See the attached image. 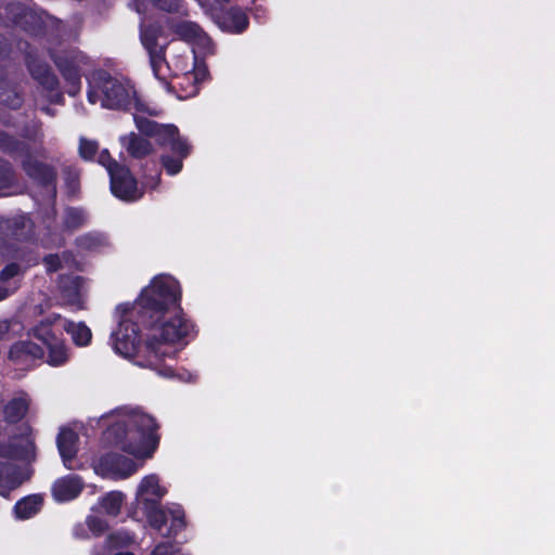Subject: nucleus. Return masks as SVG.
<instances>
[{
	"mask_svg": "<svg viewBox=\"0 0 555 555\" xmlns=\"http://www.w3.org/2000/svg\"><path fill=\"white\" fill-rule=\"evenodd\" d=\"M181 298L179 282L159 274L141 291L134 304H119L118 326L111 336L115 351L125 358H142L138 361L140 366L172 377L173 369L163 363L178 353L169 345H188L198 333L194 321L184 313Z\"/></svg>",
	"mask_w": 555,
	"mask_h": 555,
	"instance_id": "1",
	"label": "nucleus"
},
{
	"mask_svg": "<svg viewBox=\"0 0 555 555\" xmlns=\"http://www.w3.org/2000/svg\"><path fill=\"white\" fill-rule=\"evenodd\" d=\"M159 424L143 411L134 410L111 424L104 440L137 459H151L159 447Z\"/></svg>",
	"mask_w": 555,
	"mask_h": 555,
	"instance_id": "2",
	"label": "nucleus"
},
{
	"mask_svg": "<svg viewBox=\"0 0 555 555\" xmlns=\"http://www.w3.org/2000/svg\"><path fill=\"white\" fill-rule=\"evenodd\" d=\"M22 169L33 183L44 191L51 199L57 195V170L46 162L39 160L30 153L22 159Z\"/></svg>",
	"mask_w": 555,
	"mask_h": 555,
	"instance_id": "3",
	"label": "nucleus"
},
{
	"mask_svg": "<svg viewBox=\"0 0 555 555\" xmlns=\"http://www.w3.org/2000/svg\"><path fill=\"white\" fill-rule=\"evenodd\" d=\"M107 104H139V98L129 81H120L107 72L100 70L93 77Z\"/></svg>",
	"mask_w": 555,
	"mask_h": 555,
	"instance_id": "4",
	"label": "nucleus"
},
{
	"mask_svg": "<svg viewBox=\"0 0 555 555\" xmlns=\"http://www.w3.org/2000/svg\"><path fill=\"white\" fill-rule=\"evenodd\" d=\"M5 10L15 26L34 36L43 34L49 16H42L18 3H10Z\"/></svg>",
	"mask_w": 555,
	"mask_h": 555,
	"instance_id": "5",
	"label": "nucleus"
},
{
	"mask_svg": "<svg viewBox=\"0 0 555 555\" xmlns=\"http://www.w3.org/2000/svg\"><path fill=\"white\" fill-rule=\"evenodd\" d=\"M112 194L124 202H134L142 196L138 190L137 179L126 166L115 169L109 175Z\"/></svg>",
	"mask_w": 555,
	"mask_h": 555,
	"instance_id": "6",
	"label": "nucleus"
},
{
	"mask_svg": "<svg viewBox=\"0 0 555 555\" xmlns=\"http://www.w3.org/2000/svg\"><path fill=\"white\" fill-rule=\"evenodd\" d=\"M163 34V27L157 24L142 25L140 29L141 41L149 52L152 67L156 74L159 70L160 64L165 62L166 46L158 43V38Z\"/></svg>",
	"mask_w": 555,
	"mask_h": 555,
	"instance_id": "7",
	"label": "nucleus"
},
{
	"mask_svg": "<svg viewBox=\"0 0 555 555\" xmlns=\"http://www.w3.org/2000/svg\"><path fill=\"white\" fill-rule=\"evenodd\" d=\"M25 63L31 77L46 90L55 91L59 86L57 77L53 74L50 65L39 55L29 50L25 53Z\"/></svg>",
	"mask_w": 555,
	"mask_h": 555,
	"instance_id": "8",
	"label": "nucleus"
},
{
	"mask_svg": "<svg viewBox=\"0 0 555 555\" xmlns=\"http://www.w3.org/2000/svg\"><path fill=\"white\" fill-rule=\"evenodd\" d=\"M137 112L134 115V122L138 128V130L147 137H157L158 142L162 140V138L165 135V133H168L169 135H172L177 131V126L168 124L163 125L158 124L154 120L149 119L147 117L140 115L142 114H149L151 116H156L159 114V112L155 108L151 109L150 106H134Z\"/></svg>",
	"mask_w": 555,
	"mask_h": 555,
	"instance_id": "9",
	"label": "nucleus"
},
{
	"mask_svg": "<svg viewBox=\"0 0 555 555\" xmlns=\"http://www.w3.org/2000/svg\"><path fill=\"white\" fill-rule=\"evenodd\" d=\"M56 446L64 466L75 470L80 466L75 464L79 451V436L72 428H62L56 437Z\"/></svg>",
	"mask_w": 555,
	"mask_h": 555,
	"instance_id": "10",
	"label": "nucleus"
},
{
	"mask_svg": "<svg viewBox=\"0 0 555 555\" xmlns=\"http://www.w3.org/2000/svg\"><path fill=\"white\" fill-rule=\"evenodd\" d=\"M100 467L117 479H126L138 469L137 463L132 459L115 452L101 456Z\"/></svg>",
	"mask_w": 555,
	"mask_h": 555,
	"instance_id": "11",
	"label": "nucleus"
},
{
	"mask_svg": "<svg viewBox=\"0 0 555 555\" xmlns=\"http://www.w3.org/2000/svg\"><path fill=\"white\" fill-rule=\"evenodd\" d=\"M3 234L18 243H33L36 241L34 222L26 216H17L7 219L1 225Z\"/></svg>",
	"mask_w": 555,
	"mask_h": 555,
	"instance_id": "12",
	"label": "nucleus"
},
{
	"mask_svg": "<svg viewBox=\"0 0 555 555\" xmlns=\"http://www.w3.org/2000/svg\"><path fill=\"white\" fill-rule=\"evenodd\" d=\"M83 488V479L79 475L69 474L53 482L51 493L56 502L64 503L78 498Z\"/></svg>",
	"mask_w": 555,
	"mask_h": 555,
	"instance_id": "13",
	"label": "nucleus"
},
{
	"mask_svg": "<svg viewBox=\"0 0 555 555\" xmlns=\"http://www.w3.org/2000/svg\"><path fill=\"white\" fill-rule=\"evenodd\" d=\"M28 479L29 476L17 465L0 461V496L10 499L11 492L18 489Z\"/></svg>",
	"mask_w": 555,
	"mask_h": 555,
	"instance_id": "14",
	"label": "nucleus"
},
{
	"mask_svg": "<svg viewBox=\"0 0 555 555\" xmlns=\"http://www.w3.org/2000/svg\"><path fill=\"white\" fill-rule=\"evenodd\" d=\"M44 350L31 340L15 341L9 350L8 358L15 365L28 366L33 361L42 359Z\"/></svg>",
	"mask_w": 555,
	"mask_h": 555,
	"instance_id": "15",
	"label": "nucleus"
},
{
	"mask_svg": "<svg viewBox=\"0 0 555 555\" xmlns=\"http://www.w3.org/2000/svg\"><path fill=\"white\" fill-rule=\"evenodd\" d=\"M30 398L25 391L10 399L2 409L3 420L9 425L22 422L28 414Z\"/></svg>",
	"mask_w": 555,
	"mask_h": 555,
	"instance_id": "16",
	"label": "nucleus"
},
{
	"mask_svg": "<svg viewBox=\"0 0 555 555\" xmlns=\"http://www.w3.org/2000/svg\"><path fill=\"white\" fill-rule=\"evenodd\" d=\"M142 511L150 526L158 532H164L168 522V512L162 508L157 499L143 498L141 500Z\"/></svg>",
	"mask_w": 555,
	"mask_h": 555,
	"instance_id": "17",
	"label": "nucleus"
},
{
	"mask_svg": "<svg viewBox=\"0 0 555 555\" xmlns=\"http://www.w3.org/2000/svg\"><path fill=\"white\" fill-rule=\"evenodd\" d=\"M82 278L79 275L61 274L57 287L62 299L70 306L80 304V287Z\"/></svg>",
	"mask_w": 555,
	"mask_h": 555,
	"instance_id": "18",
	"label": "nucleus"
},
{
	"mask_svg": "<svg viewBox=\"0 0 555 555\" xmlns=\"http://www.w3.org/2000/svg\"><path fill=\"white\" fill-rule=\"evenodd\" d=\"M63 317L59 313H52L40 320L31 330L30 335L40 340L44 346L57 340L60 337L53 331V326L62 322Z\"/></svg>",
	"mask_w": 555,
	"mask_h": 555,
	"instance_id": "19",
	"label": "nucleus"
},
{
	"mask_svg": "<svg viewBox=\"0 0 555 555\" xmlns=\"http://www.w3.org/2000/svg\"><path fill=\"white\" fill-rule=\"evenodd\" d=\"M51 57L66 81H76L79 78L77 55L74 52L63 51L57 54H51Z\"/></svg>",
	"mask_w": 555,
	"mask_h": 555,
	"instance_id": "20",
	"label": "nucleus"
},
{
	"mask_svg": "<svg viewBox=\"0 0 555 555\" xmlns=\"http://www.w3.org/2000/svg\"><path fill=\"white\" fill-rule=\"evenodd\" d=\"M120 141L128 154L133 158L141 159L153 152L151 142L134 132L121 137Z\"/></svg>",
	"mask_w": 555,
	"mask_h": 555,
	"instance_id": "21",
	"label": "nucleus"
},
{
	"mask_svg": "<svg viewBox=\"0 0 555 555\" xmlns=\"http://www.w3.org/2000/svg\"><path fill=\"white\" fill-rule=\"evenodd\" d=\"M42 504L43 499L40 494H29L15 503L13 512L17 519H29L40 512Z\"/></svg>",
	"mask_w": 555,
	"mask_h": 555,
	"instance_id": "22",
	"label": "nucleus"
},
{
	"mask_svg": "<svg viewBox=\"0 0 555 555\" xmlns=\"http://www.w3.org/2000/svg\"><path fill=\"white\" fill-rule=\"evenodd\" d=\"M62 323V328L70 336L73 343L77 347H86L90 345L92 332L85 322L81 321L76 323L63 318Z\"/></svg>",
	"mask_w": 555,
	"mask_h": 555,
	"instance_id": "23",
	"label": "nucleus"
},
{
	"mask_svg": "<svg viewBox=\"0 0 555 555\" xmlns=\"http://www.w3.org/2000/svg\"><path fill=\"white\" fill-rule=\"evenodd\" d=\"M218 24L224 30L242 33L248 26V17L241 9L231 8L219 17Z\"/></svg>",
	"mask_w": 555,
	"mask_h": 555,
	"instance_id": "24",
	"label": "nucleus"
},
{
	"mask_svg": "<svg viewBox=\"0 0 555 555\" xmlns=\"http://www.w3.org/2000/svg\"><path fill=\"white\" fill-rule=\"evenodd\" d=\"M87 220L88 215L83 208L68 206L63 212L62 231L73 233L82 228Z\"/></svg>",
	"mask_w": 555,
	"mask_h": 555,
	"instance_id": "25",
	"label": "nucleus"
},
{
	"mask_svg": "<svg viewBox=\"0 0 555 555\" xmlns=\"http://www.w3.org/2000/svg\"><path fill=\"white\" fill-rule=\"evenodd\" d=\"M158 143L160 145H168L171 153L182 159L189 157L192 152V145L189 143L188 139L180 135L178 128L172 135L165 133Z\"/></svg>",
	"mask_w": 555,
	"mask_h": 555,
	"instance_id": "26",
	"label": "nucleus"
},
{
	"mask_svg": "<svg viewBox=\"0 0 555 555\" xmlns=\"http://www.w3.org/2000/svg\"><path fill=\"white\" fill-rule=\"evenodd\" d=\"M167 493V490L159 485V478L157 475L145 476L138 488V495L140 501L143 498L157 499V502L163 499Z\"/></svg>",
	"mask_w": 555,
	"mask_h": 555,
	"instance_id": "27",
	"label": "nucleus"
},
{
	"mask_svg": "<svg viewBox=\"0 0 555 555\" xmlns=\"http://www.w3.org/2000/svg\"><path fill=\"white\" fill-rule=\"evenodd\" d=\"M0 151L10 156L23 155L26 157L29 154V146L14 135L0 130Z\"/></svg>",
	"mask_w": 555,
	"mask_h": 555,
	"instance_id": "28",
	"label": "nucleus"
},
{
	"mask_svg": "<svg viewBox=\"0 0 555 555\" xmlns=\"http://www.w3.org/2000/svg\"><path fill=\"white\" fill-rule=\"evenodd\" d=\"M171 30L182 40L199 41L205 37L203 29L194 22L183 21L171 25Z\"/></svg>",
	"mask_w": 555,
	"mask_h": 555,
	"instance_id": "29",
	"label": "nucleus"
},
{
	"mask_svg": "<svg viewBox=\"0 0 555 555\" xmlns=\"http://www.w3.org/2000/svg\"><path fill=\"white\" fill-rule=\"evenodd\" d=\"M168 520H170V525L166 527L163 535L175 539L186 526L183 508L180 505H175L172 508H169Z\"/></svg>",
	"mask_w": 555,
	"mask_h": 555,
	"instance_id": "30",
	"label": "nucleus"
},
{
	"mask_svg": "<svg viewBox=\"0 0 555 555\" xmlns=\"http://www.w3.org/2000/svg\"><path fill=\"white\" fill-rule=\"evenodd\" d=\"M48 349L47 363L51 366H61L68 361V348L62 338L46 345Z\"/></svg>",
	"mask_w": 555,
	"mask_h": 555,
	"instance_id": "31",
	"label": "nucleus"
},
{
	"mask_svg": "<svg viewBox=\"0 0 555 555\" xmlns=\"http://www.w3.org/2000/svg\"><path fill=\"white\" fill-rule=\"evenodd\" d=\"M16 184V173L12 164L0 158V196L7 195L5 191L12 189Z\"/></svg>",
	"mask_w": 555,
	"mask_h": 555,
	"instance_id": "32",
	"label": "nucleus"
},
{
	"mask_svg": "<svg viewBox=\"0 0 555 555\" xmlns=\"http://www.w3.org/2000/svg\"><path fill=\"white\" fill-rule=\"evenodd\" d=\"M124 494L120 491H111L101 499V506L104 512L113 517H116L121 509Z\"/></svg>",
	"mask_w": 555,
	"mask_h": 555,
	"instance_id": "33",
	"label": "nucleus"
},
{
	"mask_svg": "<svg viewBox=\"0 0 555 555\" xmlns=\"http://www.w3.org/2000/svg\"><path fill=\"white\" fill-rule=\"evenodd\" d=\"M30 436V434L28 435ZM14 460L33 462L36 460V444L33 438L27 437L25 444L14 443Z\"/></svg>",
	"mask_w": 555,
	"mask_h": 555,
	"instance_id": "34",
	"label": "nucleus"
},
{
	"mask_svg": "<svg viewBox=\"0 0 555 555\" xmlns=\"http://www.w3.org/2000/svg\"><path fill=\"white\" fill-rule=\"evenodd\" d=\"M75 245L81 250H94L102 245V236L95 232H88L77 236Z\"/></svg>",
	"mask_w": 555,
	"mask_h": 555,
	"instance_id": "35",
	"label": "nucleus"
},
{
	"mask_svg": "<svg viewBox=\"0 0 555 555\" xmlns=\"http://www.w3.org/2000/svg\"><path fill=\"white\" fill-rule=\"evenodd\" d=\"M183 160L176 155L163 154L160 156V164L169 176L178 175L182 170Z\"/></svg>",
	"mask_w": 555,
	"mask_h": 555,
	"instance_id": "36",
	"label": "nucleus"
},
{
	"mask_svg": "<svg viewBox=\"0 0 555 555\" xmlns=\"http://www.w3.org/2000/svg\"><path fill=\"white\" fill-rule=\"evenodd\" d=\"M20 100V93L10 82L0 81V104H12Z\"/></svg>",
	"mask_w": 555,
	"mask_h": 555,
	"instance_id": "37",
	"label": "nucleus"
},
{
	"mask_svg": "<svg viewBox=\"0 0 555 555\" xmlns=\"http://www.w3.org/2000/svg\"><path fill=\"white\" fill-rule=\"evenodd\" d=\"M99 152L96 141L81 138L79 141V156L85 160H92Z\"/></svg>",
	"mask_w": 555,
	"mask_h": 555,
	"instance_id": "38",
	"label": "nucleus"
},
{
	"mask_svg": "<svg viewBox=\"0 0 555 555\" xmlns=\"http://www.w3.org/2000/svg\"><path fill=\"white\" fill-rule=\"evenodd\" d=\"M99 164L106 168L108 175H111L112 171H115V169L117 170V168H120L122 166L112 157L108 150L106 149L102 150L99 153Z\"/></svg>",
	"mask_w": 555,
	"mask_h": 555,
	"instance_id": "39",
	"label": "nucleus"
},
{
	"mask_svg": "<svg viewBox=\"0 0 555 555\" xmlns=\"http://www.w3.org/2000/svg\"><path fill=\"white\" fill-rule=\"evenodd\" d=\"M87 525L95 535L104 533L107 529V522L98 516H89L87 518Z\"/></svg>",
	"mask_w": 555,
	"mask_h": 555,
	"instance_id": "40",
	"label": "nucleus"
},
{
	"mask_svg": "<svg viewBox=\"0 0 555 555\" xmlns=\"http://www.w3.org/2000/svg\"><path fill=\"white\" fill-rule=\"evenodd\" d=\"M48 273H53L62 269V261L57 254H48L42 259Z\"/></svg>",
	"mask_w": 555,
	"mask_h": 555,
	"instance_id": "41",
	"label": "nucleus"
},
{
	"mask_svg": "<svg viewBox=\"0 0 555 555\" xmlns=\"http://www.w3.org/2000/svg\"><path fill=\"white\" fill-rule=\"evenodd\" d=\"M21 273V266L16 262H10L0 271V281L8 282Z\"/></svg>",
	"mask_w": 555,
	"mask_h": 555,
	"instance_id": "42",
	"label": "nucleus"
},
{
	"mask_svg": "<svg viewBox=\"0 0 555 555\" xmlns=\"http://www.w3.org/2000/svg\"><path fill=\"white\" fill-rule=\"evenodd\" d=\"M152 3L162 11L173 13L178 12L181 0H151Z\"/></svg>",
	"mask_w": 555,
	"mask_h": 555,
	"instance_id": "43",
	"label": "nucleus"
},
{
	"mask_svg": "<svg viewBox=\"0 0 555 555\" xmlns=\"http://www.w3.org/2000/svg\"><path fill=\"white\" fill-rule=\"evenodd\" d=\"M64 173H65V182H66V186L70 190V191H75L78 189L79 186V175L78 172L76 171L75 168L73 167H67L65 170H64Z\"/></svg>",
	"mask_w": 555,
	"mask_h": 555,
	"instance_id": "44",
	"label": "nucleus"
},
{
	"mask_svg": "<svg viewBox=\"0 0 555 555\" xmlns=\"http://www.w3.org/2000/svg\"><path fill=\"white\" fill-rule=\"evenodd\" d=\"M150 555H179L171 543H158Z\"/></svg>",
	"mask_w": 555,
	"mask_h": 555,
	"instance_id": "45",
	"label": "nucleus"
},
{
	"mask_svg": "<svg viewBox=\"0 0 555 555\" xmlns=\"http://www.w3.org/2000/svg\"><path fill=\"white\" fill-rule=\"evenodd\" d=\"M14 443L0 444V457L14 460Z\"/></svg>",
	"mask_w": 555,
	"mask_h": 555,
	"instance_id": "46",
	"label": "nucleus"
},
{
	"mask_svg": "<svg viewBox=\"0 0 555 555\" xmlns=\"http://www.w3.org/2000/svg\"><path fill=\"white\" fill-rule=\"evenodd\" d=\"M69 87L67 89V92L70 94V95H75L78 93L79 91V83H80V77L76 80V81H67Z\"/></svg>",
	"mask_w": 555,
	"mask_h": 555,
	"instance_id": "47",
	"label": "nucleus"
},
{
	"mask_svg": "<svg viewBox=\"0 0 555 555\" xmlns=\"http://www.w3.org/2000/svg\"><path fill=\"white\" fill-rule=\"evenodd\" d=\"M10 296V292L7 287L0 286V301L8 298Z\"/></svg>",
	"mask_w": 555,
	"mask_h": 555,
	"instance_id": "48",
	"label": "nucleus"
},
{
	"mask_svg": "<svg viewBox=\"0 0 555 555\" xmlns=\"http://www.w3.org/2000/svg\"><path fill=\"white\" fill-rule=\"evenodd\" d=\"M39 107H40V109H41L43 113H46V114H48V115H52V116H53V115L55 114V109H54V107H53V106H39Z\"/></svg>",
	"mask_w": 555,
	"mask_h": 555,
	"instance_id": "49",
	"label": "nucleus"
},
{
	"mask_svg": "<svg viewBox=\"0 0 555 555\" xmlns=\"http://www.w3.org/2000/svg\"><path fill=\"white\" fill-rule=\"evenodd\" d=\"M50 100H51L52 102H60V101H62V94H61V93H56V94L54 95V98H51Z\"/></svg>",
	"mask_w": 555,
	"mask_h": 555,
	"instance_id": "50",
	"label": "nucleus"
},
{
	"mask_svg": "<svg viewBox=\"0 0 555 555\" xmlns=\"http://www.w3.org/2000/svg\"><path fill=\"white\" fill-rule=\"evenodd\" d=\"M7 328H8L7 326H4V325H2V324L0 323V339H1V338L3 337V335L5 334Z\"/></svg>",
	"mask_w": 555,
	"mask_h": 555,
	"instance_id": "51",
	"label": "nucleus"
},
{
	"mask_svg": "<svg viewBox=\"0 0 555 555\" xmlns=\"http://www.w3.org/2000/svg\"><path fill=\"white\" fill-rule=\"evenodd\" d=\"M107 108H122L124 111H129L130 106H113V105H109V106H106Z\"/></svg>",
	"mask_w": 555,
	"mask_h": 555,
	"instance_id": "52",
	"label": "nucleus"
},
{
	"mask_svg": "<svg viewBox=\"0 0 555 555\" xmlns=\"http://www.w3.org/2000/svg\"><path fill=\"white\" fill-rule=\"evenodd\" d=\"M88 96H89L90 102H92V103H93V102L95 101V99H94V92L90 91V92H89V94H88Z\"/></svg>",
	"mask_w": 555,
	"mask_h": 555,
	"instance_id": "53",
	"label": "nucleus"
},
{
	"mask_svg": "<svg viewBox=\"0 0 555 555\" xmlns=\"http://www.w3.org/2000/svg\"><path fill=\"white\" fill-rule=\"evenodd\" d=\"M115 555H134V554L131 552H118Z\"/></svg>",
	"mask_w": 555,
	"mask_h": 555,
	"instance_id": "54",
	"label": "nucleus"
},
{
	"mask_svg": "<svg viewBox=\"0 0 555 555\" xmlns=\"http://www.w3.org/2000/svg\"><path fill=\"white\" fill-rule=\"evenodd\" d=\"M2 39H3V38H2V36L0 35V53H1V52H2V50H3V46H2V43H3V42H2Z\"/></svg>",
	"mask_w": 555,
	"mask_h": 555,
	"instance_id": "55",
	"label": "nucleus"
},
{
	"mask_svg": "<svg viewBox=\"0 0 555 555\" xmlns=\"http://www.w3.org/2000/svg\"><path fill=\"white\" fill-rule=\"evenodd\" d=\"M216 1H217V2H219V3H228V2H230L231 0H216Z\"/></svg>",
	"mask_w": 555,
	"mask_h": 555,
	"instance_id": "56",
	"label": "nucleus"
},
{
	"mask_svg": "<svg viewBox=\"0 0 555 555\" xmlns=\"http://www.w3.org/2000/svg\"><path fill=\"white\" fill-rule=\"evenodd\" d=\"M11 108H20L21 106H16V105H13V106H10Z\"/></svg>",
	"mask_w": 555,
	"mask_h": 555,
	"instance_id": "57",
	"label": "nucleus"
}]
</instances>
